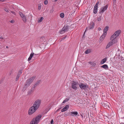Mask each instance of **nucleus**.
Masks as SVG:
<instances>
[{
  "mask_svg": "<svg viewBox=\"0 0 124 124\" xmlns=\"http://www.w3.org/2000/svg\"><path fill=\"white\" fill-rule=\"evenodd\" d=\"M35 78L36 76H34L28 79L27 80L25 85V87L27 88L31 84L33 80Z\"/></svg>",
  "mask_w": 124,
  "mask_h": 124,
  "instance_id": "nucleus-1",
  "label": "nucleus"
},
{
  "mask_svg": "<svg viewBox=\"0 0 124 124\" xmlns=\"http://www.w3.org/2000/svg\"><path fill=\"white\" fill-rule=\"evenodd\" d=\"M121 32L120 30H117L116 31L114 34H113L111 37L110 40H114L115 39H116L117 40V39H116V38L119 36Z\"/></svg>",
  "mask_w": 124,
  "mask_h": 124,
  "instance_id": "nucleus-2",
  "label": "nucleus"
},
{
  "mask_svg": "<svg viewBox=\"0 0 124 124\" xmlns=\"http://www.w3.org/2000/svg\"><path fill=\"white\" fill-rule=\"evenodd\" d=\"M41 100L37 99L34 102L33 106L35 107V108H36L38 109L41 104Z\"/></svg>",
  "mask_w": 124,
  "mask_h": 124,
  "instance_id": "nucleus-3",
  "label": "nucleus"
},
{
  "mask_svg": "<svg viewBox=\"0 0 124 124\" xmlns=\"http://www.w3.org/2000/svg\"><path fill=\"white\" fill-rule=\"evenodd\" d=\"M69 26L67 25H64L62 29L59 31V33L61 34H62L66 32L69 30Z\"/></svg>",
  "mask_w": 124,
  "mask_h": 124,
  "instance_id": "nucleus-4",
  "label": "nucleus"
},
{
  "mask_svg": "<svg viewBox=\"0 0 124 124\" xmlns=\"http://www.w3.org/2000/svg\"><path fill=\"white\" fill-rule=\"evenodd\" d=\"M78 85L80 88L82 89L85 90L87 88H88V85L86 83H78Z\"/></svg>",
  "mask_w": 124,
  "mask_h": 124,
  "instance_id": "nucleus-5",
  "label": "nucleus"
},
{
  "mask_svg": "<svg viewBox=\"0 0 124 124\" xmlns=\"http://www.w3.org/2000/svg\"><path fill=\"white\" fill-rule=\"evenodd\" d=\"M111 40V41L109 42L107 44L106 47V49H107L109 48L110 46L113 45L114 43H116L117 42L116 39Z\"/></svg>",
  "mask_w": 124,
  "mask_h": 124,
  "instance_id": "nucleus-6",
  "label": "nucleus"
},
{
  "mask_svg": "<svg viewBox=\"0 0 124 124\" xmlns=\"http://www.w3.org/2000/svg\"><path fill=\"white\" fill-rule=\"evenodd\" d=\"M35 107L33 106L31 107L30 108L28 113L29 115H31L34 113L37 109L36 108H35Z\"/></svg>",
  "mask_w": 124,
  "mask_h": 124,
  "instance_id": "nucleus-7",
  "label": "nucleus"
},
{
  "mask_svg": "<svg viewBox=\"0 0 124 124\" xmlns=\"http://www.w3.org/2000/svg\"><path fill=\"white\" fill-rule=\"evenodd\" d=\"M78 82L73 81L71 83V87L73 89L76 90L78 88L77 86L78 85Z\"/></svg>",
  "mask_w": 124,
  "mask_h": 124,
  "instance_id": "nucleus-8",
  "label": "nucleus"
},
{
  "mask_svg": "<svg viewBox=\"0 0 124 124\" xmlns=\"http://www.w3.org/2000/svg\"><path fill=\"white\" fill-rule=\"evenodd\" d=\"M108 7V5H107L101 7L100 10L99 14L101 15H102V13L104 12L105 11L107 10Z\"/></svg>",
  "mask_w": 124,
  "mask_h": 124,
  "instance_id": "nucleus-9",
  "label": "nucleus"
},
{
  "mask_svg": "<svg viewBox=\"0 0 124 124\" xmlns=\"http://www.w3.org/2000/svg\"><path fill=\"white\" fill-rule=\"evenodd\" d=\"M19 14L22 18V20L24 22H25L26 21V19L25 16L21 12H19Z\"/></svg>",
  "mask_w": 124,
  "mask_h": 124,
  "instance_id": "nucleus-10",
  "label": "nucleus"
},
{
  "mask_svg": "<svg viewBox=\"0 0 124 124\" xmlns=\"http://www.w3.org/2000/svg\"><path fill=\"white\" fill-rule=\"evenodd\" d=\"M99 4V1L97 2L94 6L93 13L95 14L97 13L98 11V6Z\"/></svg>",
  "mask_w": 124,
  "mask_h": 124,
  "instance_id": "nucleus-11",
  "label": "nucleus"
},
{
  "mask_svg": "<svg viewBox=\"0 0 124 124\" xmlns=\"http://www.w3.org/2000/svg\"><path fill=\"white\" fill-rule=\"evenodd\" d=\"M42 116L40 115H38L36 118H33L35 121H36V124H38Z\"/></svg>",
  "mask_w": 124,
  "mask_h": 124,
  "instance_id": "nucleus-12",
  "label": "nucleus"
},
{
  "mask_svg": "<svg viewBox=\"0 0 124 124\" xmlns=\"http://www.w3.org/2000/svg\"><path fill=\"white\" fill-rule=\"evenodd\" d=\"M94 26V23L93 22H91L89 25V29H92L93 28Z\"/></svg>",
  "mask_w": 124,
  "mask_h": 124,
  "instance_id": "nucleus-13",
  "label": "nucleus"
},
{
  "mask_svg": "<svg viewBox=\"0 0 124 124\" xmlns=\"http://www.w3.org/2000/svg\"><path fill=\"white\" fill-rule=\"evenodd\" d=\"M69 105H66L61 110L62 112H63L67 110L69 108Z\"/></svg>",
  "mask_w": 124,
  "mask_h": 124,
  "instance_id": "nucleus-14",
  "label": "nucleus"
},
{
  "mask_svg": "<svg viewBox=\"0 0 124 124\" xmlns=\"http://www.w3.org/2000/svg\"><path fill=\"white\" fill-rule=\"evenodd\" d=\"M107 34V32L103 31V33L102 35L100 37V39L101 40H102L104 39V38L106 36Z\"/></svg>",
  "mask_w": 124,
  "mask_h": 124,
  "instance_id": "nucleus-15",
  "label": "nucleus"
},
{
  "mask_svg": "<svg viewBox=\"0 0 124 124\" xmlns=\"http://www.w3.org/2000/svg\"><path fill=\"white\" fill-rule=\"evenodd\" d=\"M36 56V54H34V53H31V54L29 57L28 59V61H29L30 60H31V59L32 57L33 56Z\"/></svg>",
  "mask_w": 124,
  "mask_h": 124,
  "instance_id": "nucleus-16",
  "label": "nucleus"
},
{
  "mask_svg": "<svg viewBox=\"0 0 124 124\" xmlns=\"http://www.w3.org/2000/svg\"><path fill=\"white\" fill-rule=\"evenodd\" d=\"M71 115L72 116H76L78 114V113L77 111L72 112H71Z\"/></svg>",
  "mask_w": 124,
  "mask_h": 124,
  "instance_id": "nucleus-17",
  "label": "nucleus"
},
{
  "mask_svg": "<svg viewBox=\"0 0 124 124\" xmlns=\"http://www.w3.org/2000/svg\"><path fill=\"white\" fill-rule=\"evenodd\" d=\"M107 60V58L106 57L103 59L101 62L100 63L101 64H102L105 63L106 61Z\"/></svg>",
  "mask_w": 124,
  "mask_h": 124,
  "instance_id": "nucleus-18",
  "label": "nucleus"
},
{
  "mask_svg": "<svg viewBox=\"0 0 124 124\" xmlns=\"http://www.w3.org/2000/svg\"><path fill=\"white\" fill-rule=\"evenodd\" d=\"M101 68H102L105 70H107L108 69V67L107 64H104L101 66Z\"/></svg>",
  "mask_w": 124,
  "mask_h": 124,
  "instance_id": "nucleus-19",
  "label": "nucleus"
},
{
  "mask_svg": "<svg viewBox=\"0 0 124 124\" xmlns=\"http://www.w3.org/2000/svg\"><path fill=\"white\" fill-rule=\"evenodd\" d=\"M108 26H106L104 28L103 30V31L107 32L108 31Z\"/></svg>",
  "mask_w": 124,
  "mask_h": 124,
  "instance_id": "nucleus-20",
  "label": "nucleus"
},
{
  "mask_svg": "<svg viewBox=\"0 0 124 124\" xmlns=\"http://www.w3.org/2000/svg\"><path fill=\"white\" fill-rule=\"evenodd\" d=\"M35 120L33 119L30 124H36V121Z\"/></svg>",
  "mask_w": 124,
  "mask_h": 124,
  "instance_id": "nucleus-21",
  "label": "nucleus"
},
{
  "mask_svg": "<svg viewBox=\"0 0 124 124\" xmlns=\"http://www.w3.org/2000/svg\"><path fill=\"white\" fill-rule=\"evenodd\" d=\"M44 18L43 17H41L39 19L38 22L40 23L41 22L43 19Z\"/></svg>",
  "mask_w": 124,
  "mask_h": 124,
  "instance_id": "nucleus-22",
  "label": "nucleus"
},
{
  "mask_svg": "<svg viewBox=\"0 0 124 124\" xmlns=\"http://www.w3.org/2000/svg\"><path fill=\"white\" fill-rule=\"evenodd\" d=\"M69 100V99L68 98H66L65 100H64L62 102V104H63V103H65L66 102L68 101Z\"/></svg>",
  "mask_w": 124,
  "mask_h": 124,
  "instance_id": "nucleus-23",
  "label": "nucleus"
},
{
  "mask_svg": "<svg viewBox=\"0 0 124 124\" xmlns=\"http://www.w3.org/2000/svg\"><path fill=\"white\" fill-rule=\"evenodd\" d=\"M64 14L63 13H62L60 14V17L62 18H63L64 17Z\"/></svg>",
  "mask_w": 124,
  "mask_h": 124,
  "instance_id": "nucleus-24",
  "label": "nucleus"
},
{
  "mask_svg": "<svg viewBox=\"0 0 124 124\" xmlns=\"http://www.w3.org/2000/svg\"><path fill=\"white\" fill-rule=\"evenodd\" d=\"M97 20L98 21H101V16H100L97 18Z\"/></svg>",
  "mask_w": 124,
  "mask_h": 124,
  "instance_id": "nucleus-25",
  "label": "nucleus"
},
{
  "mask_svg": "<svg viewBox=\"0 0 124 124\" xmlns=\"http://www.w3.org/2000/svg\"><path fill=\"white\" fill-rule=\"evenodd\" d=\"M20 77V76H19L18 75H17L16 76V81H17V80Z\"/></svg>",
  "mask_w": 124,
  "mask_h": 124,
  "instance_id": "nucleus-26",
  "label": "nucleus"
},
{
  "mask_svg": "<svg viewBox=\"0 0 124 124\" xmlns=\"http://www.w3.org/2000/svg\"><path fill=\"white\" fill-rule=\"evenodd\" d=\"M41 5L40 4H39L38 5V9L39 10H40V9Z\"/></svg>",
  "mask_w": 124,
  "mask_h": 124,
  "instance_id": "nucleus-27",
  "label": "nucleus"
},
{
  "mask_svg": "<svg viewBox=\"0 0 124 124\" xmlns=\"http://www.w3.org/2000/svg\"><path fill=\"white\" fill-rule=\"evenodd\" d=\"M40 80H39L38 81H37L35 85H37L39 84L40 83Z\"/></svg>",
  "mask_w": 124,
  "mask_h": 124,
  "instance_id": "nucleus-28",
  "label": "nucleus"
},
{
  "mask_svg": "<svg viewBox=\"0 0 124 124\" xmlns=\"http://www.w3.org/2000/svg\"><path fill=\"white\" fill-rule=\"evenodd\" d=\"M22 70H20L18 73L17 75H18L19 76H20L22 74Z\"/></svg>",
  "mask_w": 124,
  "mask_h": 124,
  "instance_id": "nucleus-29",
  "label": "nucleus"
},
{
  "mask_svg": "<svg viewBox=\"0 0 124 124\" xmlns=\"http://www.w3.org/2000/svg\"><path fill=\"white\" fill-rule=\"evenodd\" d=\"M32 91L31 90H30L28 91V94H30L32 93Z\"/></svg>",
  "mask_w": 124,
  "mask_h": 124,
  "instance_id": "nucleus-30",
  "label": "nucleus"
},
{
  "mask_svg": "<svg viewBox=\"0 0 124 124\" xmlns=\"http://www.w3.org/2000/svg\"><path fill=\"white\" fill-rule=\"evenodd\" d=\"M44 3L45 4L47 5L48 3V1L47 0H45L44 2Z\"/></svg>",
  "mask_w": 124,
  "mask_h": 124,
  "instance_id": "nucleus-31",
  "label": "nucleus"
},
{
  "mask_svg": "<svg viewBox=\"0 0 124 124\" xmlns=\"http://www.w3.org/2000/svg\"><path fill=\"white\" fill-rule=\"evenodd\" d=\"M96 65V64L95 63H92V67H94Z\"/></svg>",
  "mask_w": 124,
  "mask_h": 124,
  "instance_id": "nucleus-32",
  "label": "nucleus"
},
{
  "mask_svg": "<svg viewBox=\"0 0 124 124\" xmlns=\"http://www.w3.org/2000/svg\"><path fill=\"white\" fill-rule=\"evenodd\" d=\"M4 10L7 13L9 12V11L8 10V9L7 8H6Z\"/></svg>",
  "mask_w": 124,
  "mask_h": 124,
  "instance_id": "nucleus-33",
  "label": "nucleus"
},
{
  "mask_svg": "<svg viewBox=\"0 0 124 124\" xmlns=\"http://www.w3.org/2000/svg\"><path fill=\"white\" fill-rule=\"evenodd\" d=\"M89 51L88 50H87L85 52V53L86 54H87L89 53Z\"/></svg>",
  "mask_w": 124,
  "mask_h": 124,
  "instance_id": "nucleus-34",
  "label": "nucleus"
},
{
  "mask_svg": "<svg viewBox=\"0 0 124 124\" xmlns=\"http://www.w3.org/2000/svg\"><path fill=\"white\" fill-rule=\"evenodd\" d=\"M11 12L14 15H16V13L14 11H11Z\"/></svg>",
  "mask_w": 124,
  "mask_h": 124,
  "instance_id": "nucleus-35",
  "label": "nucleus"
},
{
  "mask_svg": "<svg viewBox=\"0 0 124 124\" xmlns=\"http://www.w3.org/2000/svg\"><path fill=\"white\" fill-rule=\"evenodd\" d=\"M53 119H52L51 120V121L50 123L51 124H53Z\"/></svg>",
  "mask_w": 124,
  "mask_h": 124,
  "instance_id": "nucleus-36",
  "label": "nucleus"
},
{
  "mask_svg": "<svg viewBox=\"0 0 124 124\" xmlns=\"http://www.w3.org/2000/svg\"><path fill=\"white\" fill-rule=\"evenodd\" d=\"M53 11H53V9H52L51 10L50 12V13H52L53 12Z\"/></svg>",
  "mask_w": 124,
  "mask_h": 124,
  "instance_id": "nucleus-37",
  "label": "nucleus"
},
{
  "mask_svg": "<svg viewBox=\"0 0 124 124\" xmlns=\"http://www.w3.org/2000/svg\"><path fill=\"white\" fill-rule=\"evenodd\" d=\"M10 22L11 23H14V21L13 20H11L10 21Z\"/></svg>",
  "mask_w": 124,
  "mask_h": 124,
  "instance_id": "nucleus-38",
  "label": "nucleus"
},
{
  "mask_svg": "<svg viewBox=\"0 0 124 124\" xmlns=\"http://www.w3.org/2000/svg\"><path fill=\"white\" fill-rule=\"evenodd\" d=\"M101 30V28H100L99 27L98 28V30L99 31H100Z\"/></svg>",
  "mask_w": 124,
  "mask_h": 124,
  "instance_id": "nucleus-39",
  "label": "nucleus"
},
{
  "mask_svg": "<svg viewBox=\"0 0 124 124\" xmlns=\"http://www.w3.org/2000/svg\"><path fill=\"white\" fill-rule=\"evenodd\" d=\"M93 63V62H89V63H90L91 65H92V63Z\"/></svg>",
  "mask_w": 124,
  "mask_h": 124,
  "instance_id": "nucleus-40",
  "label": "nucleus"
},
{
  "mask_svg": "<svg viewBox=\"0 0 124 124\" xmlns=\"http://www.w3.org/2000/svg\"><path fill=\"white\" fill-rule=\"evenodd\" d=\"M0 39H3V38L2 37H0Z\"/></svg>",
  "mask_w": 124,
  "mask_h": 124,
  "instance_id": "nucleus-41",
  "label": "nucleus"
},
{
  "mask_svg": "<svg viewBox=\"0 0 124 124\" xmlns=\"http://www.w3.org/2000/svg\"><path fill=\"white\" fill-rule=\"evenodd\" d=\"M57 0H53L52 1L54 2H55L57 1Z\"/></svg>",
  "mask_w": 124,
  "mask_h": 124,
  "instance_id": "nucleus-42",
  "label": "nucleus"
},
{
  "mask_svg": "<svg viewBox=\"0 0 124 124\" xmlns=\"http://www.w3.org/2000/svg\"><path fill=\"white\" fill-rule=\"evenodd\" d=\"M87 28H86L85 30V32L86 31H87Z\"/></svg>",
  "mask_w": 124,
  "mask_h": 124,
  "instance_id": "nucleus-43",
  "label": "nucleus"
},
{
  "mask_svg": "<svg viewBox=\"0 0 124 124\" xmlns=\"http://www.w3.org/2000/svg\"><path fill=\"white\" fill-rule=\"evenodd\" d=\"M81 116H82V118H83V116H82V115H81Z\"/></svg>",
  "mask_w": 124,
  "mask_h": 124,
  "instance_id": "nucleus-44",
  "label": "nucleus"
},
{
  "mask_svg": "<svg viewBox=\"0 0 124 124\" xmlns=\"http://www.w3.org/2000/svg\"><path fill=\"white\" fill-rule=\"evenodd\" d=\"M6 47L7 48H8V46H6Z\"/></svg>",
  "mask_w": 124,
  "mask_h": 124,
  "instance_id": "nucleus-45",
  "label": "nucleus"
},
{
  "mask_svg": "<svg viewBox=\"0 0 124 124\" xmlns=\"http://www.w3.org/2000/svg\"><path fill=\"white\" fill-rule=\"evenodd\" d=\"M1 90H0V92H1Z\"/></svg>",
  "mask_w": 124,
  "mask_h": 124,
  "instance_id": "nucleus-46",
  "label": "nucleus"
},
{
  "mask_svg": "<svg viewBox=\"0 0 124 124\" xmlns=\"http://www.w3.org/2000/svg\"><path fill=\"white\" fill-rule=\"evenodd\" d=\"M116 0H114V1H116Z\"/></svg>",
  "mask_w": 124,
  "mask_h": 124,
  "instance_id": "nucleus-47",
  "label": "nucleus"
},
{
  "mask_svg": "<svg viewBox=\"0 0 124 124\" xmlns=\"http://www.w3.org/2000/svg\"><path fill=\"white\" fill-rule=\"evenodd\" d=\"M36 56H34V57H35Z\"/></svg>",
  "mask_w": 124,
  "mask_h": 124,
  "instance_id": "nucleus-48",
  "label": "nucleus"
}]
</instances>
